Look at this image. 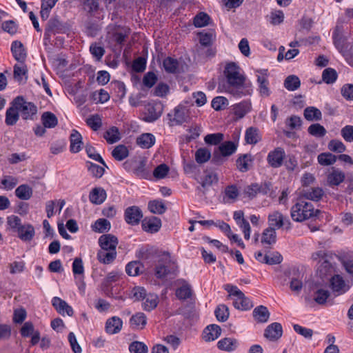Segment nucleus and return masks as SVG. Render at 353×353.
I'll return each instance as SVG.
<instances>
[{
    "instance_id": "5fc2aeb1",
    "label": "nucleus",
    "mask_w": 353,
    "mask_h": 353,
    "mask_svg": "<svg viewBox=\"0 0 353 353\" xmlns=\"http://www.w3.org/2000/svg\"><path fill=\"white\" fill-rule=\"evenodd\" d=\"M210 18L205 12H200L194 18V25L196 27L201 28L207 26L209 23Z\"/></svg>"
},
{
    "instance_id": "f03ea898",
    "label": "nucleus",
    "mask_w": 353,
    "mask_h": 353,
    "mask_svg": "<svg viewBox=\"0 0 353 353\" xmlns=\"http://www.w3.org/2000/svg\"><path fill=\"white\" fill-rule=\"evenodd\" d=\"M334 256V255L332 253L325 250H319L312 253V259L318 261L319 263L316 273L321 278L332 276V274L336 272L335 266L333 264Z\"/></svg>"
},
{
    "instance_id": "5701e85b",
    "label": "nucleus",
    "mask_w": 353,
    "mask_h": 353,
    "mask_svg": "<svg viewBox=\"0 0 353 353\" xmlns=\"http://www.w3.org/2000/svg\"><path fill=\"white\" fill-rule=\"evenodd\" d=\"M123 322L117 316L109 319L105 324V330L108 334H114L119 332L122 328Z\"/></svg>"
},
{
    "instance_id": "e2e57ef3",
    "label": "nucleus",
    "mask_w": 353,
    "mask_h": 353,
    "mask_svg": "<svg viewBox=\"0 0 353 353\" xmlns=\"http://www.w3.org/2000/svg\"><path fill=\"white\" fill-rule=\"evenodd\" d=\"M86 123L94 131L98 130L102 125L101 119L98 114H94L87 119Z\"/></svg>"
},
{
    "instance_id": "aec40b11",
    "label": "nucleus",
    "mask_w": 353,
    "mask_h": 353,
    "mask_svg": "<svg viewBox=\"0 0 353 353\" xmlns=\"http://www.w3.org/2000/svg\"><path fill=\"white\" fill-rule=\"evenodd\" d=\"M19 110L15 104V100L12 102L11 106L7 110L6 114V123L8 125H14L19 117Z\"/></svg>"
},
{
    "instance_id": "8fccbe9b",
    "label": "nucleus",
    "mask_w": 353,
    "mask_h": 353,
    "mask_svg": "<svg viewBox=\"0 0 353 353\" xmlns=\"http://www.w3.org/2000/svg\"><path fill=\"white\" fill-rule=\"evenodd\" d=\"M322 79L327 84L333 83L337 79V73L333 68H326L323 72Z\"/></svg>"
},
{
    "instance_id": "09e8293b",
    "label": "nucleus",
    "mask_w": 353,
    "mask_h": 353,
    "mask_svg": "<svg viewBox=\"0 0 353 353\" xmlns=\"http://www.w3.org/2000/svg\"><path fill=\"white\" fill-rule=\"evenodd\" d=\"M86 165L88 171L90 172L92 176L99 179L102 177V176L104 174V168L90 161H88L86 163Z\"/></svg>"
},
{
    "instance_id": "58836bf2",
    "label": "nucleus",
    "mask_w": 353,
    "mask_h": 353,
    "mask_svg": "<svg viewBox=\"0 0 353 353\" xmlns=\"http://www.w3.org/2000/svg\"><path fill=\"white\" fill-rule=\"evenodd\" d=\"M318 162L321 165L327 166L334 164L337 157L330 152H323L318 155Z\"/></svg>"
},
{
    "instance_id": "0e129e2a",
    "label": "nucleus",
    "mask_w": 353,
    "mask_h": 353,
    "mask_svg": "<svg viewBox=\"0 0 353 353\" xmlns=\"http://www.w3.org/2000/svg\"><path fill=\"white\" fill-rule=\"evenodd\" d=\"M192 294L190 285L184 284L176 291V296L180 299H185L189 298Z\"/></svg>"
},
{
    "instance_id": "2f4dec72",
    "label": "nucleus",
    "mask_w": 353,
    "mask_h": 353,
    "mask_svg": "<svg viewBox=\"0 0 353 353\" xmlns=\"http://www.w3.org/2000/svg\"><path fill=\"white\" fill-rule=\"evenodd\" d=\"M154 143L155 138L150 133L143 134L137 139V143L143 148H150Z\"/></svg>"
},
{
    "instance_id": "dca6fc26",
    "label": "nucleus",
    "mask_w": 353,
    "mask_h": 353,
    "mask_svg": "<svg viewBox=\"0 0 353 353\" xmlns=\"http://www.w3.org/2000/svg\"><path fill=\"white\" fill-rule=\"evenodd\" d=\"M146 324L147 317L143 312H137L130 319V325L133 330H143Z\"/></svg>"
},
{
    "instance_id": "a878e982",
    "label": "nucleus",
    "mask_w": 353,
    "mask_h": 353,
    "mask_svg": "<svg viewBox=\"0 0 353 353\" xmlns=\"http://www.w3.org/2000/svg\"><path fill=\"white\" fill-rule=\"evenodd\" d=\"M106 192L102 188H94L89 194V199L94 204H101L106 199Z\"/></svg>"
},
{
    "instance_id": "de8ad7c7",
    "label": "nucleus",
    "mask_w": 353,
    "mask_h": 353,
    "mask_svg": "<svg viewBox=\"0 0 353 353\" xmlns=\"http://www.w3.org/2000/svg\"><path fill=\"white\" fill-rule=\"evenodd\" d=\"M210 151L205 148H199L195 152V160L198 163L207 162L210 159Z\"/></svg>"
},
{
    "instance_id": "423d86ee",
    "label": "nucleus",
    "mask_w": 353,
    "mask_h": 353,
    "mask_svg": "<svg viewBox=\"0 0 353 353\" xmlns=\"http://www.w3.org/2000/svg\"><path fill=\"white\" fill-rule=\"evenodd\" d=\"M352 284L346 282L339 274H334L330 279V286L332 292L337 295H341L347 292Z\"/></svg>"
},
{
    "instance_id": "338daca9",
    "label": "nucleus",
    "mask_w": 353,
    "mask_h": 353,
    "mask_svg": "<svg viewBox=\"0 0 353 353\" xmlns=\"http://www.w3.org/2000/svg\"><path fill=\"white\" fill-rule=\"evenodd\" d=\"M169 172V167L165 164L162 163L158 165L153 172V175L157 179H163L166 176Z\"/></svg>"
},
{
    "instance_id": "49530a36",
    "label": "nucleus",
    "mask_w": 353,
    "mask_h": 353,
    "mask_svg": "<svg viewBox=\"0 0 353 353\" xmlns=\"http://www.w3.org/2000/svg\"><path fill=\"white\" fill-rule=\"evenodd\" d=\"M165 70L169 73H175L179 68V61L174 58L167 57L163 61Z\"/></svg>"
},
{
    "instance_id": "39448f33",
    "label": "nucleus",
    "mask_w": 353,
    "mask_h": 353,
    "mask_svg": "<svg viewBox=\"0 0 353 353\" xmlns=\"http://www.w3.org/2000/svg\"><path fill=\"white\" fill-rule=\"evenodd\" d=\"M14 100L21 117L25 120H32L37 112V106L31 102L26 101L22 97H17Z\"/></svg>"
},
{
    "instance_id": "603ef678",
    "label": "nucleus",
    "mask_w": 353,
    "mask_h": 353,
    "mask_svg": "<svg viewBox=\"0 0 353 353\" xmlns=\"http://www.w3.org/2000/svg\"><path fill=\"white\" fill-rule=\"evenodd\" d=\"M130 353H148V346L143 342L133 341L129 345Z\"/></svg>"
},
{
    "instance_id": "bb28decb",
    "label": "nucleus",
    "mask_w": 353,
    "mask_h": 353,
    "mask_svg": "<svg viewBox=\"0 0 353 353\" xmlns=\"http://www.w3.org/2000/svg\"><path fill=\"white\" fill-rule=\"evenodd\" d=\"M276 241V232L274 228L269 227L266 228L261 238V243L265 245H268V248H271L270 245L274 244Z\"/></svg>"
},
{
    "instance_id": "4c0bfd02",
    "label": "nucleus",
    "mask_w": 353,
    "mask_h": 353,
    "mask_svg": "<svg viewBox=\"0 0 353 353\" xmlns=\"http://www.w3.org/2000/svg\"><path fill=\"white\" fill-rule=\"evenodd\" d=\"M237 145L232 141H225L220 145L219 150L223 157L232 154L236 150Z\"/></svg>"
},
{
    "instance_id": "774afa93",
    "label": "nucleus",
    "mask_w": 353,
    "mask_h": 353,
    "mask_svg": "<svg viewBox=\"0 0 353 353\" xmlns=\"http://www.w3.org/2000/svg\"><path fill=\"white\" fill-rule=\"evenodd\" d=\"M23 63V62H20L19 64H16L14 66V77L18 81L21 80L22 76L26 75L28 72L26 65Z\"/></svg>"
},
{
    "instance_id": "9d476101",
    "label": "nucleus",
    "mask_w": 353,
    "mask_h": 353,
    "mask_svg": "<svg viewBox=\"0 0 353 353\" xmlns=\"http://www.w3.org/2000/svg\"><path fill=\"white\" fill-rule=\"evenodd\" d=\"M141 226L144 231L154 233L160 230L161 221L156 216L147 217L142 221Z\"/></svg>"
},
{
    "instance_id": "864d4df0",
    "label": "nucleus",
    "mask_w": 353,
    "mask_h": 353,
    "mask_svg": "<svg viewBox=\"0 0 353 353\" xmlns=\"http://www.w3.org/2000/svg\"><path fill=\"white\" fill-rule=\"evenodd\" d=\"M142 268V265L139 262L132 261L126 265L125 271L129 276H134L140 273Z\"/></svg>"
},
{
    "instance_id": "412c9836",
    "label": "nucleus",
    "mask_w": 353,
    "mask_h": 353,
    "mask_svg": "<svg viewBox=\"0 0 353 353\" xmlns=\"http://www.w3.org/2000/svg\"><path fill=\"white\" fill-rule=\"evenodd\" d=\"M11 51L14 59L19 62H23L26 57V52L23 45L19 41L12 43Z\"/></svg>"
},
{
    "instance_id": "f257e3e1",
    "label": "nucleus",
    "mask_w": 353,
    "mask_h": 353,
    "mask_svg": "<svg viewBox=\"0 0 353 353\" xmlns=\"http://www.w3.org/2000/svg\"><path fill=\"white\" fill-rule=\"evenodd\" d=\"M223 73L226 80L219 84V89L236 97L248 94L245 86V77L241 73V69L236 63H228Z\"/></svg>"
},
{
    "instance_id": "c85d7f7f",
    "label": "nucleus",
    "mask_w": 353,
    "mask_h": 353,
    "mask_svg": "<svg viewBox=\"0 0 353 353\" xmlns=\"http://www.w3.org/2000/svg\"><path fill=\"white\" fill-rule=\"evenodd\" d=\"M188 110L183 106H177L174 108L173 118L170 121L175 124H181L186 121Z\"/></svg>"
},
{
    "instance_id": "052dcab7",
    "label": "nucleus",
    "mask_w": 353,
    "mask_h": 353,
    "mask_svg": "<svg viewBox=\"0 0 353 353\" xmlns=\"http://www.w3.org/2000/svg\"><path fill=\"white\" fill-rule=\"evenodd\" d=\"M328 149L330 151L342 153L345 151V145L339 140L333 139L328 143Z\"/></svg>"
},
{
    "instance_id": "c03bdc74",
    "label": "nucleus",
    "mask_w": 353,
    "mask_h": 353,
    "mask_svg": "<svg viewBox=\"0 0 353 353\" xmlns=\"http://www.w3.org/2000/svg\"><path fill=\"white\" fill-rule=\"evenodd\" d=\"M148 208L153 214H162L166 210V206L162 201L154 200L148 203Z\"/></svg>"
},
{
    "instance_id": "e433bc0d",
    "label": "nucleus",
    "mask_w": 353,
    "mask_h": 353,
    "mask_svg": "<svg viewBox=\"0 0 353 353\" xmlns=\"http://www.w3.org/2000/svg\"><path fill=\"white\" fill-rule=\"evenodd\" d=\"M41 121L44 127L48 128H54L58 123L57 117L50 112H44L41 116Z\"/></svg>"
},
{
    "instance_id": "a19ab883",
    "label": "nucleus",
    "mask_w": 353,
    "mask_h": 353,
    "mask_svg": "<svg viewBox=\"0 0 353 353\" xmlns=\"http://www.w3.org/2000/svg\"><path fill=\"white\" fill-rule=\"evenodd\" d=\"M129 151L128 148L124 145H117L112 151V155L117 161H122L128 157Z\"/></svg>"
},
{
    "instance_id": "2eb2a0df",
    "label": "nucleus",
    "mask_w": 353,
    "mask_h": 353,
    "mask_svg": "<svg viewBox=\"0 0 353 353\" xmlns=\"http://www.w3.org/2000/svg\"><path fill=\"white\" fill-rule=\"evenodd\" d=\"M221 333V327L216 324L208 325L203 332V339L204 341L210 342L218 339Z\"/></svg>"
},
{
    "instance_id": "7c9ffc66",
    "label": "nucleus",
    "mask_w": 353,
    "mask_h": 353,
    "mask_svg": "<svg viewBox=\"0 0 353 353\" xmlns=\"http://www.w3.org/2000/svg\"><path fill=\"white\" fill-rule=\"evenodd\" d=\"M283 215L279 211H275L268 216L270 227L281 228L283 226Z\"/></svg>"
},
{
    "instance_id": "4468645a",
    "label": "nucleus",
    "mask_w": 353,
    "mask_h": 353,
    "mask_svg": "<svg viewBox=\"0 0 353 353\" xmlns=\"http://www.w3.org/2000/svg\"><path fill=\"white\" fill-rule=\"evenodd\" d=\"M17 236L23 241H31L34 235V228L30 223L23 224L19 230L17 232Z\"/></svg>"
},
{
    "instance_id": "6e6552de",
    "label": "nucleus",
    "mask_w": 353,
    "mask_h": 353,
    "mask_svg": "<svg viewBox=\"0 0 353 353\" xmlns=\"http://www.w3.org/2000/svg\"><path fill=\"white\" fill-rule=\"evenodd\" d=\"M142 217V211L137 206H130L125 210V221L130 225H134L139 224Z\"/></svg>"
},
{
    "instance_id": "f8f14e48",
    "label": "nucleus",
    "mask_w": 353,
    "mask_h": 353,
    "mask_svg": "<svg viewBox=\"0 0 353 353\" xmlns=\"http://www.w3.org/2000/svg\"><path fill=\"white\" fill-rule=\"evenodd\" d=\"M239 345V341L232 337H225L217 343V347L222 351L232 352L235 351Z\"/></svg>"
},
{
    "instance_id": "f704fd0d",
    "label": "nucleus",
    "mask_w": 353,
    "mask_h": 353,
    "mask_svg": "<svg viewBox=\"0 0 353 353\" xmlns=\"http://www.w3.org/2000/svg\"><path fill=\"white\" fill-rule=\"evenodd\" d=\"M334 43L336 48L343 52L346 48V40L341 34L339 28H336L333 34Z\"/></svg>"
},
{
    "instance_id": "393cba45",
    "label": "nucleus",
    "mask_w": 353,
    "mask_h": 353,
    "mask_svg": "<svg viewBox=\"0 0 353 353\" xmlns=\"http://www.w3.org/2000/svg\"><path fill=\"white\" fill-rule=\"evenodd\" d=\"M70 151L74 153L79 152L81 150L83 145L82 137L76 130H72L70 137Z\"/></svg>"
},
{
    "instance_id": "c9c22d12",
    "label": "nucleus",
    "mask_w": 353,
    "mask_h": 353,
    "mask_svg": "<svg viewBox=\"0 0 353 353\" xmlns=\"http://www.w3.org/2000/svg\"><path fill=\"white\" fill-rule=\"evenodd\" d=\"M15 194L20 199L28 200L32 195V190L29 185L23 184L15 190Z\"/></svg>"
},
{
    "instance_id": "a18cd8bd",
    "label": "nucleus",
    "mask_w": 353,
    "mask_h": 353,
    "mask_svg": "<svg viewBox=\"0 0 353 353\" xmlns=\"http://www.w3.org/2000/svg\"><path fill=\"white\" fill-rule=\"evenodd\" d=\"M300 85V80L299 77L295 75H290L285 79L284 86L287 90L290 91L297 90Z\"/></svg>"
},
{
    "instance_id": "6e6d98bb",
    "label": "nucleus",
    "mask_w": 353,
    "mask_h": 353,
    "mask_svg": "<svg viewBox=\"0 0 353 353\" xmlns=\"http://www.w3.org/2000/svg\"><path fill=\"white\" fill-rule=\"evenodd\" d=\"M92 228L94 231L102 233L110 230V223L107 219H99L94 223Z\"/></svg>"
},
{
    "instance_id": "6ab92c4d",
    "label": "nucleus",
    "mask_w": 353,
    "mask_h": 353,
    "mask_svg": "<svg viewBox=\"0 0 353 353\" xmlns=\"http://www.w3.org/2000/svg\"><path fill=\"white\" fill-rule=\"evenodd\" d=\"M236 292L237 296L233 299V305L236 309H250L254 307L252 302L242 292Z\"/></svg>"
},
{
    "instance_id": "4be33fe9",
    "label": "nucleus",
    "mask_w": 353,
    "mask_h": 353,
    "mask_svg": "<svg viewBox=\"0 0 353 353\" xmlns=\"http://www.w3.org/2000/svg\"><path fill=\"white\" fill-rule=\"evenodd\" d=\"M345 177L344 172L332 168V172L327 175V181L330 186H337L344 181Z\"/></svg>"
},
{
    "instance_id": "7ed1b4c3",
    "label": "nucleus",
    "mask_w": 353,
    "mask_h": 353,
    "mask_svg": "<svg viewBox=\"0 0 353 353\" xmlns=\"http://www.w3.org/2000/svg\"><path fill=\"white\" fill-rule=\"evenodd\" d=\"M319 210H315L313 205L305 201L301 196L291 208V217L296 222H302L312 217L317 216Z\"/></svg>"
},
{
    "instance_id": "13d9d810",
    "label": "nucleus",
    "mask_w": 353,
    "mask_h": 353,
    "mask_svg": "<svg viewBox=\"0 0 353 353\" xmlns=\"http://www.w3.org/2000/svg\"><path fill=\"white\" fill-rule=\"evenodd\" d=\"M218 181L217 175L212 172H205L203 179L200 181L202 187L205 188L211 185L213 183Z\"/></svg>"
},
{
    "instance_id": "b1692460",
    "label": "nucleus",
    "mask_w": 353,
    "mask_h": 353,
    "mask_svg": "<svg viewBox=\"0 0 353 353\" xmlns=\"http://www.w3.org/2000/svg\"><path fill=\"white\" fill-rule=\"evenodd\" d=\"M117 256L116 250H101L97 253V259L103 264H110L114 261Z\"/></svg>"
},
{
    "instance_id": "c756f323",
    "label": "nucleus",
    "mask_w": 353,
    "mask_h": 353,
    "mask_svg": "<svg viewBox=\"0 0 353 353\" xmlns=\"http://www.w3.org/2000/svg\"><path fill=\"white\" fill-rule=\"evenodd\" d=\"M245 142L248 144L254 145L261 140L259 130L254 127L248 128L245 134Z\"/></svg>"
},
{
    "instance_id": "20e7f679",
    "label": "nucleus",
    "mask_w": 353,
    "mask_h": 353,
    "mask_svg": "<svg viewBox=\"0 0 353 353\" xmlns=\"http://www.w3.org/2000/svg\"><path fill=\"white\" fill-rule=\"evenodd\" d=\"M68 30V28L65 23L60 21L57 18L50 19L46 23L45 28V44H47L46 41H50V39L52 35L65 33Z\"/></svg>"
},
{
    "instance_id": "bf43d9fd",
    "label": "nucleus",
    "mask_w": 353,
    "mask_h": 353,
    "mask_svg": "<svg viewBox=\"0 0 353 353\" xmlns=\"http://www.w3.org/2000/svg\"><path fill=\"white\" fill-rule=\"evenodd\" d=\"M228 105V101L224 97H216L212 101V107L216 111L225 109Z\"/></svg>"
},
{
    "instance_id": "72a5a7b5",
    "label": "nucleus",
    "mask_w": 353,
    "mask_h": 353,
    "mask_svg": "<svg viewBox=\"0 0 353 353\" xmlns=\"http://www.w3.org/2000/svg\"><path fill=\"white\" fill-rule=\"evenodd\" d=\"M170 262V256L167 255L165 261L163 263H159L155 268V275L157 278L161 279L171 272L169 269L168 263Z\"/></svg>"
},
{
    "instance_id": "ddd939ff",
    "label": "nucleus",
    "mask_w": 353,
    "mask_h": 353,
    "mask_svg": "<svg viewBox=\"0 0 353 353\" xmlns=\"http://www.w3.org/2000/svg\"><path fill=\"white\" fill-rule=\"evenodd\" d=\"M99 243L101 250H116L118 239L110 234H103L99 239Z\"/></svg>"
},
{
    "instance_id": "a211bd4d",
    "label": "nucleus",
    "mask_w": 353,
    "mask_h": 353,
    "mask_svg": "<svg viewBox=\"0 0 353 353\" xmlns=\"http://www.w3.org/2000/svg\"><path fill=\"white\" fill-rule=\"evenodd\" d=\"M282 326L279 323H273L268 325L265 330L264 336L271 340L278 339L282 336Z\"/></svg>"
},
{
    "instance_id": "4d7b16f0",
    "label": "nucleus",
    "mask_w": 353,
    "mask_h": 353,
    "mask_svg": "<svg viewBox=\"0 0 353 353\" xmlns=\"http://www.w3.org/2000/svg\"><path fill=\"white\" fill-rule=\"evenodd\" d=\"M143 299H145V301L143 303L144 307L151 309L155 308L159 303V298L157 295L154 294H147L145 293V296L143 297Z\"/></svg>"
},
{
    "instance_id": "f3484780",
    "label": "nucleus",
    "mask_w": 353,
    "mask_h": 353,
    "mask_svg": "<svg viewBox=\"0 0 353 353\" xmlns=\"http://www.w3.org/2000/svg\"><path fill=\"white\" fill-rule=\"evenodd\" d=\"M324 194L323 190L321 188H310L303 190L301 193L302 199L312 201H319Z\"/></svg>"
},
{
    "instance_id": "cd10ccee",
    "label": "nucleus",
    "mask_w": 353,
    "mask_h": 353,
    "mask_svg": "<svg viewBox=\"0 0 353 353\" xmlns=\"http://www.w3.org/2000/svg\"><path fill=\"white\" fill-rule=\"evenodd\" d=\"M253 157L250 154L240 156L236 160L237 168L242 172H247L252 164Z\"/></svg>"
},
{
    "instance_id": "3c124183",
    "label": "nucleus",
    "mask_w": 353,
    "mask_h": 353,
    "mask_svg": "<svg viewBox=\"0 0 353 353\" xmlns=\"http://www.w3.org/2000/svg\"><path fill=\"white\" fill-rule=\"evenodd\" d=\"M307 131L311 135L316 137H323L327 132L325 128L319 123L312 124Z\"/></svg>"
},
{
    "instance_id": "0eeeda50",
    "label": "nucleus",
    "mask_w": 353,
    "mask_h": 353,
    "mask_svg": "<svg viewBox=\"0 0 353 353\" xmlns=\"http://www.w3.org/2000/svg\"><path fill=\"white\" fill-rule=\"evenodd\" d=\"M163 105L160 102L149 103L145 107L144 120L152 122L157 120L162 114Z\"/></svg>"
},
{
    "instance_id": "ea45409f",
    "label": "nucleus",
    "mask_w": 353,
    "mask_h": 353,
    "mask_svg": "<svg viewBox=\"0 0 353 353\" xmlns=\"http://www.w3.org/2000/svg\"><path fill=\"white\" fill-rule=\"evenodd\" d=\"M224 194L223 201L225 203H232L238 197L239 191L236 186L229 185L225 188Z\"/></svg>"
},
{
    "instance_id": "680f3d73",
    "label": "nucleus",
    "mask_w": 353,
    "mask_h": 353,
    "mask_svg": "<svg viewBox=\"0 0 353 353\" xmlns=\"http://www.w3.org/2000/svg\"><path fill=\"white\" fill-rule=\"evenodd\" d=\"M293 328L297 334L303 336L305 339H311L314 334L312 329L303 327L299 324H294Z\"/></svg>"
},
{
    "instance_id": "79ce46f5",
    "label": "nucleus",
    "mask_w": 353,
    "mask_h": 353,
    "mask_svg": "<svg viewBox=\"0 0 353 353\" xmlns=\"http://www.w3.org/2000/svg\"><path fill=\"white\" fill-rule=\"evenodd\" d=\"M304 117L308 121H320L322 118V114L315 107H307L304 110Z\"/></svg>"
},
{
    "instance_id": "1a4fd4ad",
    "label": "nucleus",
    "mask_w": 353,
    "mask_h": 353,
    "mask_svg": "<svg viewBox=\"0 0 353 353\" xmlns=\"http://www.w3.org/2000/svg\"><path fill=\"white\" fill-rule=\"evenodd\" d=\"M285 156L284 150L279 147L268 153L267 161L272 168H279L283 164Z\"/></svg>"
},
{
    "instance_id": "9b49d317",
    "label": "nucleus",
    "mask_w": 353,
    "mask_h": 353,
    "mask_svg": "<svg viewBox=\"0 0 353 353\" xmlns=\"http://www.w3.org/2000/svg\"><path fill=\"white\" fill-rule=\"evenodd\" d=\"M257 82L259 84V92L263 97H268L270 94V90L268 88V70H257Z\"/></svg>"
},
{
    "instance_id": "37998d69",
    "label": "nucleus",
    "mask_w": 353,
    "mask_h": 353,
    "mask_svg": "<svg viewBox=\"0 0 353 353\" xmlns=\"http://www.w3.org/2000/svg\"><path fill=\"white\" fill-rule=\"evenodd\" d=\"M6 223L8 227V230L15 232H17L23 225L21 223V219L19 216L13 214L7 217Z\"/></svg>"
},
{
    "instance_id": "69168bd1",
    "label": "nucleus",
    "mask_w": 353,
    "mask_h": 353,
    "mask_svg": "<svg viewBox=\"0 0 353 353\" xmlns=\"http://www.w3.org/2000/svg\"><path fill=\"white\" fill-rule=\"evenodd\" d=\"M250 110V105L246 102H243L234 106L235 115L239 118H243Z\"/></svg>"
},
{
    "instance_id": "473e14b6",
    "label": "nucleus",
    "mask_w": 353,
    "mask_h": 353,
    "mask_svg": "<svg viewBox=\"0 0 353 353\" xmlns=\"http://www.w3.org/2000/svg\"><path fill=\"white\" fill-rule=\"evenodd\" d=\"M103 138L110 144L117 142L121 139L119 129L115 126L110 128L104 133Z\"/></svg>"
}]
</instances>
